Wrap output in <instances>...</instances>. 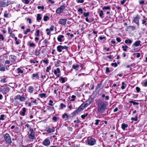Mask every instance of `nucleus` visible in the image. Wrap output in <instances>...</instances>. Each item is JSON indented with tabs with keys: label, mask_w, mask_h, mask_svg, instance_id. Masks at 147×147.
Masks as SVG:
<instances>
[{
	"label": "nucleus",
	"mask_w": 147,
	"mask_h": 147,
	"mask_svg": "<svg viewBox=\"0 0 147 147\" xmlns=\"http://www.w3.org/2000/svg\"><path fill=\"white\" fill-rule=\"evenodd\" d=\"M107 103L106 102H100L98 103V111L101 113H103L106 109Z\"/></svg>",
	"instance_id": "nucleus-1"
},
{
	"label": "nucleus",
	"mask_w": 147,
	"mask_h": 147,
	"mask_svg": "<svg viewBox=\"0 0 147 147\" xmlns=\"http://www.w3.org/2000/svg\"><path fill=\"white\" fill-rule=\"evenodd\" d=\"M11 4V2L8 0H0V7H5Z\"/></svg>",
	"instance_id": "nucleus-2"
},
{
	"label": "nucleus",
	"mask_w": 147,
	"mask_h": 147,
	"mask_svg": "<svg viewBox=\"0 0 147 147\" xmlns=\"http://www.w3.org/2000/svg\"><path fill=\"white\" fill-rule=\"evenodd\" d=\"M4 139L6 142L8 144H10L12 143L11 138L9 135L8 133H6L3 135Z\"/></svg>",
	"instance_id": "nucleus-3"
},
{
	"label": "nucleus",
	"mask_w": 147,
	"mask_h": 147,
	"mask_svg": "<svg viewBox=\"0 0 147 147\" xmlns=\"http://www.w3.org/2000/svg\"><path fill=\"white\" fill-rule=\"evenodd\" d=\"M96 140L94 138H91L87 141V143L88 145L93 146L96 144Z\"/></svg>",
	"instance_id": "nucleus-4"
},
{
	"label": "nucleus",
	"mask_w": 147,
	"mask_h": 147,
	"mask_svg": "<svg viewBox=\"0 0 147 147\" xmlns=\"http://www.w3.org/2000/svg\"><path fill=\"white\" fill-rule=\"evenodd\" d=\"M68 48V47L65 46L59 45L57 47V50L59 52H61L62 49L67 50Z\"/></svg>",
	"instance_id": "nucleus-5"
},
{
	"label": "nucleus",
	"mask_w": 147,
	"mask_h": 147,
	"mask_svg": "<svg viewBox=\"0 0 147 147\" xmlns=\"http://www.w3.org/2000/svg\"><path fill=\"white\" fill-rule=\"evenodd\" d=\"M140 19V16L138 15H137L136 17L134 18L133 20V21L135 23H136L138 26L139 25V21Z\"/></svg>",
	"instance_id": "nucleus-6"
},
{
	"label": "nucleus",
	"mask_w": 147,
	"mask_h": 147,
	"mask_svg": "<svg viewBox=\"0 0 147 147\" xmlns=\"http://www.w3.org/2000/svg\"><path fill=\"white\" fill-rule=\"evenodd\" d=\"M42 144L46 146L49 145L50 144V142L49 138H47L45 139L42 142Z\"/></svg>",
	"instance_id": "nucleus-7"
},
{
	"label": "nucleus",
	"mask_w": 147,
	"mask_h": 147,
	"mask_svg": "<svg viewBox=\"0 0 147 147\" xmlns=\"http://www.w3.org/2000/svg\"><path fill=\"white\" fill-rule=\"evenodd\" d=\"M67 20L65 19H60L59 20V23L63 25H65L66 23Z\"/></svg>",
	"instance_id": "nucleus-8"
},
{
	"label": "nucleus",
	"mask_w": 147,
	"mask_h": 147,
	"mask_svg": "<svg viewBox=\"0 0 147 147\" xmlns=\"http://www.w3.org/2000/svg\"><path fill=\"white\" fill-rule=\"evenodd\" d=\"M84 103L82 104L76 110L74 111L76 114L78 113L79 112L84 109V108L82 107Z\"/></svg>",
	"instance_id": "nucleus-9"
},
{
	"label": "nucleus",
	"mask_w": 147,
	"mask_h": 147,
	"mask_svg": "<svg viewBox=\"0 0 147 147\" xmlns=\"http://www.w3.org/2000/svg\"><path fill=\"white\" fill-rule=\"evenodd\" d=\"M26 112V109L25 107L22 108V111L20 112V115L22 116H24L25 115V113Z\"/></svg>",
	"instance_id": "nucleus-10"
},
{
	"label": "nucleus",
	"mask_w": 147,
	"mask_h": 147,
	"mask_svg": "<svg viewBox=\"0 0 147 147\" xmlns=\"http://www.w3.org/2000/svg\"><path fill=\"white\" fill-rule=\"evenodd\" d=\"M10 90V88L9 87H4L2 90V92L5 94H6V92H8Z\"/></svg>",
	"instance_id": "nucleus-11"
},
{
	"label": "nucleus",
	"mask_w": 147,
	"mask_h": 147,
	"mask_svg": "<svg viewBox=\"0 0 147 147\" xmlns=\"http://www.w3.org/2000/svg\"><path fill=\"white\" fill-rule=\"evenodd\" d=\"M9 59L11 62L12 63H13L15 61L16 57L14 55H11L9 56Z\"/></svg>",
	"instance_id": "nucleus-12"
},
{
	"label": "nucleus",
	"mask_w": 147,
	"mask_h": 147,
	"mask_svg": "<svg viewBox=\"0 0 147 147\" xmlns=\"http://www.w3.org/2000/svg\"><path fill=\"white\" fill-rule=\"evenodd\" d=\"M32 78L33 79L35 78V79H39V76L38 73L33 74L32 75Z\"/></svg>",
	"instance_id": "nucleus-13"
},
{
	"label": "nucleus",
	"mask_w": 147,
	"mask_h": 147,
	"mask_svg": "<svg viewBox=\"0 0 147 147\" xmlns=\"http://www.w3.org/2000/svg\"><path fill=\"white\" fill-rule=\"evenodd\" d=\"M55 130V129L54 127H52V128H49L46 130V132H47L48 133H50L54 132Z\"/></svg>",
	"instance_id": "nucleus-14"
},
{
	"label": "nucleus",
	"mask_w": 147,
	"mask_h": 147,
	"mask_svg": "<svg viewBox=\"0 0 147 147\" xmlns=\"http://www.w3.org/2000/svg\"><path fill=\"white\" fill-rule=\"evenodd\" d=\"M48 43V41L46 39L43 42L42 44L44 45L42 46L40 48H41L42 47H47V44Z\"/></svg>",
	"instance_id": "nucleus-15"
},
{
	"label": "nucleus",
	"mask_w": 147,
	"mask_h": 147,
	"mask_svg": "<svg viewBox=\"0 0 147 147\" xmlns=\"http://www.w3.org/2000/svg\"><path fill=\"white\" fill-rule=\"evenodd\" d=\"M9 10H6L5 11V12L4 13V17L6 18H8L9 17Z\"/></svg>",
	"instance_id": "nucleus-16"
},
{
	"label": "nucleus",
	"mask_w": 147,
	"mask_h": 147,
	"mask_svg": "<svg viewBox=\"0 0 147 147\" xmlns=\"http://www.w3.org/2000/svg\"><path fill=\"white\" fill-rule=\"evenodd\" d=\"M141 41L139 40L136 41L135 42L133 43V45L135 47H137L140 44Z\"/></svg>",
	"instance_id": "nucleus-17"
},
{
	"label": "nucleus",
	"mask_w": 147,
	"mask_h": 147,
	"mask_svg": "<svg viewBox=\"0 0 147 147\" xmlns=\"http://www.w3.org/2000/svg\"><path fill=\"white\" fill-rule=\"evenodd\" d=\"M62 117L63 118H65V120H67L69 118V116L66 113H65L62 115Z\"/></svg>",
	"instance_id": "nucleus-18"
},
{
	"label": "nucleus",
	"mask_w": 147,
	"mask_h": 147,
	"mask_svg": "<svg viewBox=\"0 0 147 147\" xmlns=\"http://www.w3.org/2000/svg\"><path fill=\"white\" fill-rule=\"evenodd\" d=\"M29 138L31 140H33L35 138L34 134H30L28 135Z\"/></svg>",
	"instance_id": "nucleus-19"
},
{
	"label": "nucleus",
	"mask_w": 147,
	"mask_h": 147,
	"mask_svg": "<svg viewBox=\"0 0 147 147\" xmlns=\"http://www.w3.org/2000/svg\"><path fill=\"white\" fill-rule=\"evenodd\" d=\"M64 37V36L63 35H59L57 37V39L60 42H62L63 41L61 38H63Z\"/></svg>",
	"instance_id": "nucleus-20"
},
{
	"label": "nucleus",
	"mask_w": 147,
	"mask_h": 147,
	"mask_svg": "<svg viewBox=\"0 0 147 147\" xmlns=\"http://www.w3.org/2000/svg\"><path fill=\"white\" fill-rule=\"evenodd\" d=\"M41 49L40 48L39 49H38V48H37L35 51V55L36 56H38L40 54Z\"/></svg>",
	"instance_id": "nucleus-21"
},
{
	"label": "nucleus",
	"mask_w": 147,
	"mask_h": 147,
	"mask_svg": "<svg viewBox=\"0 0 147 147\" xmlns=\"http://www.w3.org/2000/svg\"><path fill=\"white\" fill-rule=\"evenodd\" d=\"M128 127V125L123 123L121 125V127L123 130H125V128Z\"/></svg>",
	"instance_id": "nucleus-22"
},
{
	"label": "nucleus",
	"mask_w": 147,
	"mask_h": 147,
	"mask_svg": "<svg viewBox=\"0 0 147 147\" xmlns=\"http://www.w3.org/2000/svg\"><path fill=\"white\" fill-rule=\"evenodd\" d=\"M17 73L18 74H22L24 73V69H22L20 68H18L17 69Z\"/></svg>",
	"instance_id": "nucleus-23"
},
{
	"label": "nucleus",
	"mask_w": 147,
	"mask_h": 147,
	"mask_svg": "<svg viewBox=\"0 0 147 147\" xmlns=\"http://www.w3.org/2000/svg\"><path fill=\"white\" fill-rule=\"evenodd\" d=\"M34 90V88L32 86L29 87L28 89V91L29 92L32 93Z\"/></svg>",
	"instance_id": "nucleus-24"
},
{
	"label": "nucleus",
	"mask_w": 147,
	"mask_h": 147,
	"mask_svg": "<svg viewBox=\"0 0 147 147\" xmlns=\"http://www.w3.org/2000/svg\"><path fill=\"white\" fill-rule=\"evenodd\" d=\"M42 19V17L41 16V15L40 14H38L36 17L37 20L39 22V21Z\"/></svg>",
	"instance_id": "nucleus-25"
},
{
	"label": "nucleus",
	"mask_w": 147,
	"mask_h": 147,
	"mask_svg": "<svg viewBox=\"0 0 147 147\" xmlns=\"http://www.w3.org/2000/svg\"><path fill=\"white\" fill-rule=\"evenodd\" d=\"M62 11L61 9L59 7L56 9V12L57 13L59 14L62 12Z\"/></svg>",
	"instance_id": "nucleus-26"
},
{
	"label": "nucleus",
	"mask_w": 147,
	"mask_h": 147,
	"mask_svg": "<svg viewBox=\"0 0 147 147\" xmlns=\"http://www.w3.org/2000/svg\"><path fill=\"white\" fill-rule=\"evenodd\" d=\"M111 8L109 6H105L104 7L102 8V10H105L106 9H108L109 10Z\"/></svg>",
	"instance_id": "nucleus-27"
},
{
	"label": "nucleus",
	"mask_w": 147,
	"mask_h": 147,
	"mask_svg": "<svg viewBox=\"0 0 147 147\" xmlns=\"http://www.w3.org/2000/svg\"><path fill=\"white\" fill-rule=\"evenodd\" d=\"M138 115L137 114L136 116L135 117H132L131 118V120L132 121H137L138 119Z\"/></svg>",
	"instance_id": "nucleus-28"
},
{
	"label": "nucleus",
	"mask_w": 147,
	"mask_h": 147,
	"mask_svg": "<svg viewBox=\"0 0 147 147\" xmlns=\"http://www.w3.org/2000/svg\"><path fill=\"white\" fill-rule=\"evenodd\" d=\"M39 96L41 98H42L43 97H46V94L45 93H41L39 94Z\"/></svg>",
	"instance_id": "nucleus-29"
},
{
	"label": "nucleus",
	"mask_w": 147,
	"mask_h": 147,
	"mask_svg": "<svg viewBox=\"0 0 147 147\" xmlns=\"http://www.w3.org/2000/svg\"><path fill=\"white\" fill-rule=\"evenodd\" d=\"M127 28H130L132 30L134 31L136 30L135 27L134 26H129L127 27Z\"/></svg>",
	"instance_id": "nucleus-30"
},
{
	"label": "nucleus",
	"mask_w": 147,
	"mask_h": 147,
	"mask_svg": "<svg viewBox=\"0 0 147 147\" xmlns=\"http://www.w3.org/2000/svg\"><path fill=\"white\" fill-rule=\"evenodd\" d=\"M49 19V17L47 16H45L43 18V20L45 21H47Z\"/></svg>",
	"instance_id": "nucleus-31"
},
{
	"label": "nucleus",
	"mask_w": 147,
	"mask_h": 147,
	"mask_svg": "<svg viewBox=\"0 0 147 147\" xmlns=\"http://www.w3.org/2000/svg\"><path fill=\"white\" fill-rule=\"evenodd\" d=\"M99 38L100 40H103V41H102L103 42H104L106 40L105 37L100 36Z\"/></svg>",
	"instance_id": "nucleus-32"
},
{
	"label": "nucleus",
	"mask_w": 147,
	"mask_h": 147,
	"mask_svg": "<svg viewBox=\"0 0 147 147\" xmlns=\"http://www.w3.org/2000/svg\"><path fill=\"white\" fill-rule=\"evenodd\" d=\"M125 42L126 44H127V43H128L129 44H131V43H132V42L131 40H130L129 39L128 40H125Z\"/></svg>",
	"instance_id": "nucleus-33"
},
{
	"label": "nucleus",
	"mask_w": 147,
	"mask_h": 147,
	"mask_svg": "<svg viewBox=\"0 0 147 147\" xmlns=\"http://www.w3.org/2000/svg\"><path fill=\"white\" fill-rule=\"evenodd\" d=\"M129 103H132L134 105H138L139 103L135 102L133 101H130L129 102Z\"/></svg>",
	"instance_id": "nucleus-34"
},
{
	"label": "nucleus",
	"mask_w": 147,
	"mask_h": 147,
	"mask_svg": "<svg viewBox=\"0 0 147 147\" xmlns=\"http://www.w3.org/2000/svg\"><path fill=\"white\" fill-rule=\"evenodd\" d=\"M99 16L100 17L102 18L103 17H102V16L103 15V12L102 10H100V11L99 13Z\"/></svg>",
	"instance_id": "nucleus-35"
},
{
	"label": "nucleus",
	"mask_w": 147,
	"mask_h": 147,
	"mask_svg": "<svg viewBox=\"0 0 147 147\" xmlns=\"http://www.w3.org/2000/svg\"><path fill=\"white\" fill-rule=\"evenodd\" d=\"M89 12H87L86 13L84 12L83 13V15L85 17H87L89 15Z\"/></svg>",
	"instance_id": "nucleus-36"
},
{
	"label": "nucleus",
	"mask_w": 147,
	"mask_h": 147,
	"mask_svg": "<svg viewBox=\"0 0 147 147\" xmlns=\"http://www.w3.org/2000/svg\"><path fill=\"white\" fill-rule=\"evenodd\" d=\"M89 105V103H88L86 102V103L84 104L83 107H82L84 108H85L87 107Z\"/></svg>",
	"instance_id": "nucleus-37"
},
{
	"label": "nucleus",
	"mask_w": 147,
	"mask_h": 147,
	"mask_svg": "<svg viewBox=\"0 0 147 147\" xmlns=\"http://www.w3.org/2000/svg\"><path fill=\"white\" fill-rule=\"evenodd\" d=\"M79 67V65L78 64L76 65H72V68L73 69H76V68H78Z\"/></svg>",
	"instance_id": "nucleus-38"
},
{
	"label": "nucleus",
	"mask_w": 147,
	"mask_h": 147,
	"mask_svg": "<svg viewBox=\"0 0 147 147\" xmlns=\"http://www.w3.org/2000/svg\"><path fill=\"white\" fill-rule=\"evenodd\" d=\"M59 80L60 81L61 80L62 81V83H63L65 82V78H63L61 77L59 79Z\"/></svg>",
	"instance_id": "nucleus-39"
},
{
	"label": "nucleus",
	"mask_w": 147,
	"mask_h": 147,
	"mask_svg": "<svg viewBox=\"0 0 147 147\" xmlns=\"http://www.w3.org/2000/svg\"><path fill=\"white\" fill-rule=\"evenodd\" d=\"M126 85L125 84V83L124 82H122V86H121V88L122 89H123L125 88V86H126Z\"/></svg>",
	"instance_id": "nucleus-40"
},
{
	"label": "nucleus",
	"mask_w": 147,
	"mask_h": 147,
	"mask_svg": "<svg viewBox=\"0 0 147 147\" xmlns=\"http://www.w3.org/2000/svg\"><path fill=\"white\" fill-rule=\"evenodd\" d=\"M26 100V98L24 97H22L21 96L20 100L21 101H24Z\"/></svg>",
	"instance_id": "nucleus-41"
},
{
	"label": "nucleus",
	"mask_w": 147,
	"mask_h": 147,
	"mask_svg": "<svg viewBox=\"0 0 147 147\" xmlns=\"http://www.w3.org/2000/svg\"><path fill=\"white\" fill-rule=\"evenodd\" d=\"M30 29H28L26 30L24 32V34H27L28 32H30Z\"/></svg>",
	"instance_id": "nucleus-42"
},
{
	"label": "nucleus",
	"mask_w": 147,
	"mask_h": 147,
	"mask_svg": "<svg viewBox=\"0 0 147 147\" xmlns=\"http://www.w3.org/2000/svg\"><path fill=\"white\" fill-rule=\"evenodd\" d=\"M78 12H80L81 14L83 13H84L83 12V9L81 8H79L78 10Z\"/></svg>",
	"instance_id": "nucleus-43"
},
{
	"label": "nucleus",
	"mask_w": 147,
	"mask_h": 147,
	"mask_svg": "<svg viewBox=\"0 0 147 147\" xmlns=\"http://www.w3.org/2000/svg\"><path fill=\"white\" fill-rule=\"evenodd\" d=\"M100 120L98 119H96L95 120V122L94 123V124L95 125H98L99 124V122L100 121Z\"/></svg>",
	"instance_id": "nucleus-44"
},
{
	"label": "nucleus",
	"mask_w": 147,
	"mask_h": 147,
	"mask_svg": "<svg viewBox=\"0 0 147 147\" xmlns=\"http://www.w3.org/2000/svg\"><path fill=\"white\" fill-rule=\"evenodd\" d=\"M29 131L30 132V134H34L33 129L31 128V127L29 128Z\"/></svg>",
	"instance_id": "nucleus-45"
},
{
	"label": "nucleus",
	"mask_w": 147,
	"mask_h": 147,
	"mask_svg": "<svg viewBox=\"0 0 147 147\" xmlns=\"http://www.w3.org/2000/svg\"><path fill=\"white\" fill-rule=\"evenodd\" d=\"M30 0H24L23 2H24L26 4H28L30 1Z\"/></svg>",
	"instance_id": "nucleus-46"
},
{
	"label": "nucleus",
	"mask_w": 147,
	"mask_h": 147,
	"mask_svg": "<svg viewBox=\"0 0 147 147\" xmlns=\"http://www.w3.org/2000/svg\"><path fill=\"white\" fill-rule=\"evenodd\" d=\"M36 36H39V32H40V30L38 29H36Z\"/></svg>",
	"instance_id": "nucleus-47"
},
{
	"label": "nucleus",
	"mask_w": 147,
	"mask_h": 147,
	"mask_svg": "<svg viewBox=\"0 0 147 147\" xmlns=\"http://www.w3.org/2000/svg\"><path fill=\"white\" fill-rule=\"evenodd\" d=\"M61 105V109H63V108H65L66 107V106L65 105H64L63 103H61L60 104Z\"/></svg>",
	"instance_id": "nucleus-48"
},
{
	"label": "nucleus",
	"mask_w": 147,
	"mask_h": 147,
	"mask_svg": "<svg viewBox=\"0 0 147 147\" xmlns=\"http://www.w3.org/2000/svg\"><path fill=\"white\" fill-rule=\"evenodd\" d=\"M8 32L9 34H10L12 33V32H11V29L10 27H8Z\"/></svg>",
	"instance_id": "nucleus-49"
},
{
	"label": "nucleus",
	"mask_w": 147,
	"mask_h": 147,
	"mask_svg": "<svg viewBox=\"0 0 147 147\" xmlns=\"http://www.w3.org/2000/svg\"><path fill=\"white\" fill-rule=\"evenodd\" d=\"M29 46L30 47H34L35 46V44L33 42L30 43L29 44Z\"/></svg>",
	"instance_id": "nucleus-50"
},
{
	"label": "nucleus",
	"mask_w": 147,
	"mask_h": 147,
	"mask_svg": "<svg viewBox=\"0 0 147 147\" xmlns=\"http://www.w3.org/2000/svg\"><path fill=\"white\" fill-rule=\"evenodd\" d=\"M51 69V67L50 66L47 67L46 69V71L47 72H49V70Z\"/></svg>",
	"instance_id": "nucleus-51"
},
{
	"label": "nucleus",
	"mask_w": 147,
	"mask_h": 147,
	"mask_svg": "<svg viewBox=\"0 0 147 147\" xmlns=\"http://www.w3.org/2000/svg\"><path fill=\"white\" fill-rule=\"evenodd\" d=\"M5 115H4L2 114L1 115L0 117V120H4V117Z\"/></svg>",
	"instance_id": "nucleus-52"
},
{
	"label": "nucleus",
	"mask_w": 147,
	"mask_h": 147,
	"mask_svg": "<svg viewBox=\"0 0 147 147\" xmlns=\"http://www.w3.org/2000/svg\"><path fill=\"white\" fill-rule=\"evenodd\" d=\"M59 8H60L62 11H63L64 9H65V6L63 5H61L60 7H59Z\"/></svg>",
	"instance_id": "nucleus-53"
},
{
	"label": "nucleus",
	"mask_w": 147,
	"mask_h": 147,
	"mask_svg": "<svg viewBox=\"0 0 147 147\" xmlns=\"http://www.w3.org/2000/svg\"><path fill=\"white\" fill-rule=\"evenodd\" d=\"M61 62L60 60H58L56 62V64H55L56 66H58L59 63Z\"/></svg>",
	"instance_id": "nucleus-54"
},
{
	"label": "nucleus",
	"mask_w": 147,
	"mask_h": 147,
	"mask_svg": "<svg viewBox=\"0 0 147 147\" xmlns=\"http://www.w3.org/2000/svg\"><path fill=\"white\" fill-rule=\"evenodd\" d=\"M111 65L112 66H114L115 67H116L117 66V64L116 62L115 63H112Z\"/></svg>",
	"instance_id": "nucleus-55"
},
{
	"label": "nucleus",
	"mask_w": 147,
	"mask_h": 147,
	"mask_svg": "<svg viewBox=\"0 0 147 147\" xmlns=\"http://www.w3.org/2000/svg\"><path fill=\"white\" fill-rule=\"evenodd\" d=\"M49 103L48 105L49 106H52L53 105L52 104V103L53 102V101L51 100H50L49 101Z\"/></svg>",
	"instance_id": "nucleus-56"
},
{
	"label": "nucleus",
	"mask_w": 147,
	"mask_h": 147,
	"mask_svg": "<svg viewBox=\"0 0 147 147\" xmlns=\"http://www.w3.org/2000/svg\"><path fill=\"white\" fill-rule=\"evenodd\" d=\"M21 96L19 95H17L16 96L15 98L17 99L20 100Z\"/></svg>",
	"instance_id": "nucleus-57"
},
{
	"label": "nucleus",
	"mask_w": 147,
	"mask_h": 147,
	"mask_svg": "<svg viewBox=\"0 0 147 147\" xmlns=\"http://www.w3.org/2000/svg\"><path fill=\"white\" fill-rule=\"evenodd\" d=\"M0 71H5V68L4 67H2L0 68Z\"/></svg>",
	"instance_id": "nucleus-58"
},
{
	"label": "nucleus",
	"mask_w": 147,
	"mask_h": 147,
	"mask_svg": "<svg viewBox=\"0 0 147 147\" xmlns=\"http://www.w3.org/2000/svg\"><path fill=\"white\" fill-rule=\"evenodd\" d=\"M76 96L75 95H73L71 96V98H72V99L71 100V101H74V99L76 98Z\"/></svg>",
	"instance_id": "nucleus-59"
},
{
	"label": "nucleus",
	"mask_w": 147,
	"mask_h": 147,
	"mask_svg": "<svg viewBox=\"0 0 147 147\" xmlns=\"http://www.w3.org/2000/svg\"><path fill=\"white\" fill-rule=\"evenodd\" d=\"M136 90L137 91V92H140V88H139L138 87H136Z\"/></svg>",
	"instance_id": "nucleus-60"
},
{
	"label": "nucleus",
	"mask_w": 147,
	"mask_h": 147,
	"mask_svg": "<svg viewBox=\"0 0 147 147\" xmlns=\"http://www.w3.org/2000/svg\"><path fill=\"white\" fill-rule=\"evenodd\" d=\"M84 0H78L77 1V2L78 3H82L84 2Z\"/></svg>",
	"instance_id": "nucleus-61"
},
{
	"label": "nucleus",
	"mask_w": 147,
	"mask_h": 147,
	"mask_svg": "<svg viewBox=\"0 0 147 147\" xmlns=\"http://www.w3.org/2000/svg\"><path fill=\"white\" fill-rule=\"evenodd\" d=\"M101 85V84H98L96 86V89H98L100 88V87Z\"/></svg>",
	"instance_id": "nucleus-62"
},
{
	"label": "nucleus",
	"mask_w": 147,
	"mask_h": 147,
	"mask_svg": "<svg viewBox=\"0 0 147 147\" xmlns=\"http://www.w3.org/2000/svg\"><path fill=\"white\" fill-rule=\"evenodd\" d=\"M110 72V70L109 69V68L108 67H106V73H109Z\"/></svg>",
	"instance_id": "nucleus-63"
},
{
	"label": "nucleus",
	"mask_w": 147,
	"mask_h": 147,
	"mask_svg": "<svg viewBox=\"0 0 147 147\" xmlns=\"http://www.w3.org/2000/svg\"><path fill=\"white\" fill-rule=\"evenodd\" d=\"M49 30L51 31H53L54 30V26H51Z\"/></svg>",
	"instance_id": "nucleus-64"
}]
</instances>
